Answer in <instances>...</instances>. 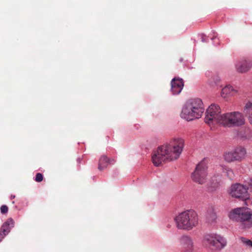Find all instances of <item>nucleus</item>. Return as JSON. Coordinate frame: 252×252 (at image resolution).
Returning a JSON list of instances; mask_svg holds the SVG:
<instances>
[{
    "label": "nucleus",
    "instance_id": "b1692460",
    "mask_svg": "<svg viewBox=\"0 0 252 252\" xmlns=\"http://www.w3.org/2000/svg\"><path fill=\"white\" fill-rule=\"evenodd\" d=\"M245 243L247 245L251 246L252 247V241H251L250 240H247L245 242Z\"/></svg>",
    "mask_w": 252,
    "mask_h": 252
},
{
    "label": "nucleus",
    "instance_id": "f3484780",
    "mask_svg": "<svg viewBox=\"0 0 252 252\" xmlns=\"http://www.w3.org/2000/svg\"><path fill=\"white\" fill-rule=\"evenodd\" d=\"M237 93V91L230 85H226L221 90V96L225 98L228 95H233Z\"/></svg>",
    "mask_w": 252,
    "mask_h": 252
},
{
    "label": "nucleus",
    "instance_id": "6e6552de",
    "mask_svg": "<svg viewBox=\"0 0 252 252\" xmlns=\"http://www.w3.org/2000/svg\"><path fill=\"white\" fill-rule=\"evenodd\" d=\"M220 108L218 105L213 104L209 106L205 112L204 121L211 125L215 124L220 125V121L222 115L220 114Z\"/></svg>",
    "mask_w": 252,
    "mask_h": 252
},
{
    "label": "nucleus",
    "instance_id": "0eeeda50",
    "mask_svg": "<svg viewBox=\"0 0 252 252\" xmlns=\"http://www.w3.org/2000/svg\"><path fill=\"white\" fill-rule=\"evenodd\" d=\"M207 169L208 167L204 160H202L198 163L194 171L191 175L192 180L199 184H203L207 179Z\"/></svg>",
    "mask_w": 252,
    "mask_h": 252
},
{
    "label": "nucleus",
    "instance_id": "f257e3e1",
    "mask_svg": "<svg viewBox=\"0 0 252 252\" xmlns=\"http://www.w3.org/2000/svg\"><path fill=\"white\" fill-rule=\"evenodd\" d=\"M184 146V140L181 138H177L170 144L159 147L152 156L154 165L159 166L166 161L177 159L183 151Z\"/></svg>",
    "mask_w": 252,
    "mask_h": 252
},
{
    "label": "nucleus",
    "instance_id": "ddd939ff",
    "mask_svg": "<svg viewBox=\"0 0 252 252\" xmlns=\"http://www.w3.org/2000/svg\"><path fill=\"white\" fill-rule=\"evenodd\" d=\"M14 221L12 218H9L1 225L0 228V242L14 227Z\"/></svg>",
    "mask_w": 252,
    "mask_h": 252
},
{
    "label": "nucleus",
    "instance_id": "5701e85b",
    "mask_svg": "<svg viewBox=\"0 0 252 252\" xmlns=\"http://www.w3.org/2000/svg\"><path fill=\"white\" fill-rule=\"evenodd\" d=\"M200 36L201 38V41L203 42H207V40L205 38V35L204 34L202 33L200 34Z\"/></svg>",
    "mask_w": 252,
    "mask_h": 252
},
{
    "label": "nucleus",
    "instance_id": "aec40b11",
    "mask_svg": "<svg viewBox=\"0 0 252 252\" xmlns=\"http://www.w3.org/2000/svg\"><path fill=\"white\" fill-rule=\"evenodd\" d=\"M213 35L211 38V39L213 41V44L215 46H217L219 44V39L217 37V33L214 31L213 32Z\"/></svg>",
    "mask_w": 252,
    "mask_h": 252
},
{
    "label": "nucleus",
    "instance_id": "2eb2a0df",
    "mask_svg": "<svg viewBox=\"0 0 252 252\" xmlns=\"http://www.w3.org/2000/svg\"><path fill=\"white\" fill-rule=\"evenodd\" d=\"M114 162V159L109 158L106 156L103 155L99 159L98 168L101 171L106 168L109 164H113Z\"/></svg>",
    "mask_w": 252,
    "mask_h": 252
},
{
    "label": "nucleus",
    "instance_id": "423d86ee",
    "mask_svg": "<svg viewBox=\"0 0 252 252\" xmlns=\"http://www.w3.org/2000/svg\"><path fill=\"white\" fill-rule=\"evenodd\" d=\"M220 121V125L228 127L240 126L244 125L245 122L243 114L239 111L222 114Z\"/></svg>",
    "mask_w": 252,
    "mask_h": 252
},
{
    "label": "nucleus",
    "instance_id": "4468645a",
    "mask_svg": "<svg viewBox=\"0 0 252 252\" xmlns=\"http://www.w3.org/2000/svg\"><path fill=\"white\" fill-rule=\"evenodd\" d=\"M236 70L238 72L243 73L248 71L252 66L251 62H248L246 60L239 61L235 64Z\"/></svg>",
    "mask_w": 252,
    "mask_h": 252
},
{
    "label": "nucleus",
    "instance_id": "6ab92c4d",
    "mask_svg": "<svg viewBox=\"0 0 252 252\" xmlns=\"http://www.w3.org/2000/svg\"><path fill=\"white\" fill-rule=\"evenodd\" d=\"M223 172L225 173L230 180H232L234 177V174L232 170L226 166L222 167Z\"/></svg>",
    "mask_w": 252,
    "mask_h": 252
},
{
    "label": "nucleus",
    "instance_id": "1a4fd4ad",
    "mask_svg": "<svg viewBox=\"0 0 252 252\" xmlns=\"http://www.w3.org/2000/svg\"><path fill=\"white\" fill-rule=\"evenodd\" d=\"M246 154L245 148L239 147L234 150L226 152L224 155L225 161L231 162L234 161H241L244 158Z\"/></svg>",
    "mask_w": 252,
    "mask_h": 252
},
{
    "label": "nucleus",
    "instance_id": "f8f14e48",
    "mask_svg": "<svg viewBox=\"0 0 252 252\" xmlns=\"http://www.w3.org/2000/svg\"><path fill=\"white\" fill-rule=\"evenodd\" d=\"M184 85L182 78L174 77L171 81V92L173 95L179 94L183 90Z\"/></svg>",
    "mask_w": 252,
    "mask_h": 252
},
{
    "label": "nucleus",
    "instance_id": "4be33fe9",
    "mask_svg": "<svg viewBox=\"0 0 252 252\" xmlns=\"http://www.w3.org/2000/svg\"><path fill=\"white\" fill-rule=\"evenodd\" d=\"M8 207L5 205H3L0 207V212L2 214H4L8 212Z\"/></svg>",
    "mask_w": 252,
    "mask_h": 252
},
{
    "label": "nucleus",
    "instance_id": "a878e982",
    "mask_svg": "<svg viewBox=\"0 0 252 252\" xmlns=\"http://www.w3.org/2000/svg\"><path fill=\"white\" fill-rule=\"evenodd\" d=\"M212 75V73L209 71L206 72V75L208 77H210Z\"/></svg>",
    "mask_w": 252,
    "mask_h": 252
},
{
    "label": "nucleus",
    "instance_id": "c85d7f7f",
    "mask_svg": "<svg viewBox=\"0 0 252 252\" xmlns=\"http://www.w3.org/2000/svg\"><path fill=\"white\" fill-rule=\"evenodd\" d=\"M182 59H180V62H182Z\"/></svg>",
    "mask_w": 252,
    "mask_h": 252
},
{
    "label": "nucleus",
    "instance_id": "20e7f679",
    "mask_svg": "<svg viewBox=\"0 0 252 252\" xmlns=\"http://www.w3.org/2000/svg\"><path fill=\"white\" fill-rule=\"evenodd\" d=\"M203 246L212 252H220L227 245V240L222 236L215 233L204 234L202 240Z\"/></svg>",
    "mask_w": 252,
    "mask_h": 252
},
{
    "label": "nucleus",
    "instance_id": "a211bd4d",
    "mask_svg": "<svg viewBox=\"0 0 252 252\" xmlns=\"http://www.w3.org/2000/svg\"><path fill=\"white\" fill-rule=\"evenodd\" d=\"M207 218L210 221L213 222L216 220L217 216L213 209L211 208L208 210Z\"/></svg>",
    "mask_w": 252,
    "mask_h": 252
},
{
    "label": "nucleus",
    "instance_id": "412c9836",
    "mask_svg": "<svg viewBox=\"0 0 252 252\" xmlns=\"http://www.w3.org/2000/svg\"><path fill=\"white\" fill-rule=\"evenodd\" d=\"M43 180V175L40 173H38L36 174L35 181L37 182H40Z\"/></svg>",
    "mask_w": 252,
    "mask_h": 252
},
{
    "label": "nucleus",
    "instance_id": "cd10ccee",
    "mask_svg": "<svg viewBox=\"0 0 252 252\" xmlns=\"http://www.w3.org/2000/svg\"><path fill=\"white\" fill-rule=\"evenodd\" d=\"M81 159L80 158H78L77 159V161L78 163H80L81 162Z\"/></svg>",
    "mask_w": 252,
    "mask_h": 252
},
{
    "label": "nucleus",
    "instance_id": "7ed1b4c3",
    "mask_svg": "<svg viewBox=\"0 0 252 252\" xmlns=\"http://www.w3.org/2000/svg\"><path fill=\"white\" fill-rule=\"evenodd\" d=\"M174 220L178 229L189 231L198 224V218L195 211L188 210L180 213Z\"/></svg>",
    "mask_w": 252,
    "mask_h": 252
},
{
    "label": "nucleus",
    "instance_id": "393cba45",
    "mask_svg": "<svg viewBox=\"0 0 252 252\" xmlns=\"http://www.w3.org/2000/svg\"><path fill=\"white\" fill-rule=\"evenodd\" d=\"M249 189L251 190H252V177L250 179V184H249Z\"/></svg>",
    "mask_w": 252,
    "mask_h": 252
},
{
    "label": "nucleus",
    "instance_id": "9b49d317",
    "mask_svg": "<svg viewBox=\"0 0 252 252\" xmlns=\"http://www.w3.org/2000/svg\"><path fill=\"white\" fill-rule=\"evenodd\" d=\"M180 244L182 252H192L193 243L191 238L188 235H183L180 238Z\"/></svg>",
    "mask_w": 252,
    "mask_h": 252
},
{
    "label": "nucleus",
    "instance_id": "39448f33",
    "mask_svg": "<svg viewBox=\"0 0 252 252\" xmlns=\"http://www.w3.org/2000/svg\"><path fill=\"white\" fill-rule=\"evenodd\" d=\"M228 216L231 220L241 222L243 227H249L252 224V211L248 208L234 209L230 212Z\"/></svg>",
    "mask_w": 252,
    "mask_h": 252
},
{
    "label": "nucleus",
    "instance_id": "dca6fc26",
    "mask_svg": "<svg viewBox=\"0 0 252 252\" xmlns=\"http://www.w3.org/2000/svg\"><path fill=\"white\" fill-rule=\"evenodd\" d=\"M245 116L248 118L250 124L252 126V102H247L243 109Z\"/></svg>",
    "mask_w": 252,
    "mask_h": 252
},
{
    "label": "nucleus",
    "instance_id": "9d476101",
    "mask_svg": "<svg viewBox=\"0 0 252 252\" xmlns=\"http://www.w3.org/2000/svg\"><path fill=\"white\" fill-rule=\"evenodd\" d=\"M245 186L240 184H236L231 186L229 193L233 197L241 198L246 200L249 198L248 190Z\"/></svg>",
    "mask_w": 252,
    "mask_h": 252
},
{
    "label": "nucleus",
    "instance_id": "bb28decb",
    "mask_svg": "<svg viewBox=\"0 0 252 252\" xmlns=\"http://www.w3.org/2000/svg\"><path fill=\"white\" fill-rule=\"evenodd\" d=\"M15 197V196L14 195H11L10 196V199H14Z\"/></svg>",
    "mask_w": 252,
    "mask_h": 252
},
{
    "label": "nucleus",
    "instance_id": "f03ea898",
    "mask_svg": "<svg viewBox=\"0 0 252 252\" xmlns=\"http://www.w3.org/2000/svg\"><path fill=\"white\" fill-rule=\"evenodd\" d=\"M204 110V104L201 99H190L183 106L180 116L182 119L189 122L200 118Z\"/></svg>",
    "mask_w": 252,
    "mask_h": 252
}]
</instances>
